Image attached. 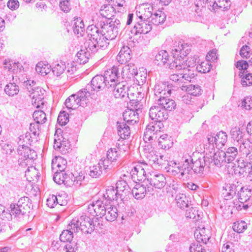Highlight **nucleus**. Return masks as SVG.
<instances>
[{"label":"nucleus","instance_id":"27","mask_svg":"<svg viewBox=\"0 0 252 252\" xmlns=\"http://www.w3.org/2000/svg\"><path fill=\"white\" fill-rule=\"evenodd\" d=\"M131 50L127 46H124L117 56L118 62L121 64L127 63L131 59Z\"/></svg>","mask_w":252,"mask_h":252},{"label":"nucleus","instance_id":"60","mask_svg":"<svg viewBox=\"0 0 252 252\" xmlns=\"http://www.w3.org/2000/svg\"><path fill=\"white\" fill-rule=\"evenodd\" d=\"M65 68L66 66L64 63L61 62L60 63L56 64L52 69V72L55 75L60 76L63 73Z\"/></svg>","mask_w":252,"mask_h":252},{"label":"nucleus","instance_id":"62","mask_svg":"<svg viewBox=\"0 0 252 252\" xmlns=\"http://www.w3.org/2000/svg\"><path fill=\"white\" fill-rule=\"evenodd\" d=\"M239 76L242 78L241 84L244 87H246L252 85V74L248 73L245 76L242 77V75L239 74Z\"/></svg>","mask_w":252,"mask_h":252},{"label":"nucleus","instance_id":"44","mask_svg":"<svg viewBox=\"0 0 252 252\" xmlns=\"http://www.w3.org/2000/svg\"><path fill=\"white\" fill-rule=\"evenodd\" d=\"M244 157H241L237 160L238 167L240 168L241 169L239 172L250 174L252 171V165L250 162L245 161L243 158Z\"/></svg>","mask_w":252,"mask_h":252},{"label":"nucleus","instance_id":"49","mask_svg":"<svg viewBox=\"0 0 252 252\" xmlns=\"http://www.w3.org/2000/svg\"><path fill=\"white\" fill-rule=\"evenodd\" d=\"M38 174L37 170L33 166H29L25 171V176L30 182L37 180L39 177Z\"/></svg>","mask_w":252,"mask_h":252},{"label":"nucleus","instance_id":"47","mask_svg":"<svg viewBox=\"0 0 252 252\" xmlns=\"http://www.w3.org/2000/svg\"><path fill=\"white\" fill-rule=\"evenodd\" d=\"M65 105L68 109L72 110L76 109L79 106H83L74 94L69 96L66 99Z\"/></svg>","mask_w":252,"mask_h":252},{"label":"nucleus","instance_id":"39","mask_svg":"<svg viewBox=\"0 0 252 252\" xmlns=\"http://www.w3.org/2000/svg\"><path fill=\"white\" fill-rule=\"evenodd\" d=\"M72 24L74 33L78 36H83L85 33V25L81 18H75Z\"/></svg>","mask_w":252,"mask_h":252},{"label":"nucleus","instance_id":"21","mask_svg":"<svg viewBox=\"0 0 252 252\" xmlns=\"http://www.w3.org/2000/svg\"><path fill=\"white\" fill-rule=\"evenodd\" d=\"M20 81L17 76L12 77L11 80L5 85L4 92L9 96H14L18 94L20 88Z\"/></svg>","mask_w":252,"mask_h":252},{"label":"nucleus","instance_id":"3","mask_svg":"<svg viewBox=\"0 0 252 252\" xmlns=\"http://www.w3.org/2000/svg\"><path fill=\"white\" fill-rule=\"evenodd\" d=\"M201 213V212L199 213V211L196 207H191V209L190 208V219H192V220L191 222H190V224H194L195 226H193V228H195V230L193 231L194 236L196 241L206 244L209 241L210 235L209 230H207V233L204 226L200 224L202 222L201 220L202 215Z\"/></svg>","mask_w":252,"mask_h":252},{"label":"nucleus","instance_id":"20","mask_svg":"<svg viewBox=\"0 0 252 252\" xmlns=\"http://www.w3.org/2000/svg\"><path fill=\"white\" fill-rule=\"evenodd\" d=\"M103 76L107 82L109 88L114 87V85L120 82L118 80L120 77L119 68L117 66H113L105 71Z\"/></svg>","mask_w":252,"mask_h":252},{"label":"nucleus","instance_id":"48","mask_svg":"<svg viewBox=\"0 0 252 252\" xmlns=\"http://www.w3.org/2000/svg\"><path fill=\"white\" fill-rule=\"evenodd\" d=\"M105 216L106 220L109 221H114L118 217L117 209L114 206H110L105 208Z\"/></svg>","mask_w":252,"mask_h":252},{"label":"nucleus","instance_id":"2","mask_svg":"<svg viewBox=\"0 0 252 252\" xmlns=\"http://www.w3.org/2000/svg\"><path fill=\"white\" fill-rule=\"evenodd\" d=\"M171 53L174 59V61L169 63V56L168 53L165 50L160 51L155 57V63L158 65H165L171 69L174 67L183 68L189 66L187 62L189 57V45L184 41L179 40L175 41L171 49Z\"/></svg>","mask_w":252,"mask_h":252},{"label":"nucleus","instance_id":"24","mask_svg":"<svg viewBox=\"0 0 252 252\" xmlns=\"http://www.w3.org/2000/svg\"><path fill=\"white\" fill-rule=\"evenodd\" d=\"M58 139L55 138L54 139V148L56 150L60 151L63 155L68 153L70 146L69 141L63 135H61L60 137L58 136Z\"/></svg>","mask_w":252,"mask_h":252},{"label":"nucleus","instance_id":"40","mask_svg":"<svg viewBox=\"0 0 252 252\" xmlns=\"http://www.w3.org/2000/svg\"><path fill=\"white\" fill-rule=\"evenodd\" d=\"M231 138L234 140L239 143L245 140L244 131L243 129L238 126H234L231 128L230 132Z\"/></svg>","mask_w":252,"mask_h":252},{"label":"nucleus","instance_id":"58","mask_svg":"<svg viewBox=\"0 0 252 252\" xmlns=\"http://www.w3.org/2000/svg\"><path fill=\"white\" fill-rule=\"evenodd\" d=\"M211 67V64L209 63V61L206 60L199 64L196 67V69L199 72L206 73L210 71Z\"/></svg>","mask_w":252,"mask_h":252},{"label":"nucleus","instance_id":"31","mask_svg":"<svg viewBox=\"0 0 252 252\" xmlns=\"http://www.w3.org/2000/svg\"><path fill=\"white\" fill-rule=\"evenodd\" d=\"M167 96V95L160 96L159 98H158V104L168 112V111H172L174 110L176 108V104L174 100L168 98Z\"/></svg>","mask_w":252,"mask_h":252},{"label":"nucleus","instance_id":"43","mask_svg":"<svg viewBox=\"0 0 252 252\" xmlns=\"http://www.w3.org/2000/svg\"><path fill=\"white\" fill-rule=\"evenodd\" d=\"M67 161L66 159H64L61 157H56L52 160V168L54 170V168L57 167L60 171H63L66 167Z\"/></svg>","mask_w":252,"mask_h":252},{"label":"nucleus","instance_id":"29","mask_svg":"<svg viewBox=\"0 0 252 252\" xmlns=\"http://www.w3.org/2000/svg\"><path fill=\"white\" fill-rule=\"evenodd\" d=\"M144 150L145 156L146 158L149 160L150 164L156 163L160 165L162 164V163L159 161L158 155H156V151L154 150L151 145L148 144L147 145H145Z\"/></svg>","mask_w":252,"mask_h":252},{"label":"nucleus","instance_id":"41","mask_svg":"<svg viewBox=\"0 0 252 252\" xmlns=\"http://www.w3.org/2000/svg\"><path fill=\"white\" fill-rule=\"evenodd\" d=\"M238 196L240 203L247 202L252 196V190L248 188L242 187L238 191Z\"/></svg>","mask_w":252,"mask_h":252},{"label":"nucleus","instance_id":"22","mask_svg":"<svg viewBox=\"0 0 252 252\" xmlns=\"http://www.w3.org/2000/svg\"><path fill=\"white\" fill-rule=\"evenodd\" d=\"M186 164H184L182 167H177L176 169H173V165H176V163L175 162L171 161L169 164L168 172H171L172 174L175 175L179 173H181V177L183 178L185 177L188 178L189 177V162L188 159H185Z\"/></svg>","mask_w":252,"mask_h":252},{"label":"nucleus","instance_id":"4","mask_svg":"<svg viewBox=\"0 0 252 252\" xmlns=\"http://www.w3.org/2000/svg\"><path fill=\"white\" fill-rule=\"evenodd\" d=\"M68 228L75 233L80 230L84 233L91 234L94 229V225L91 218L86 215H82L72 220L68 224Z\"/></svg>","mask_w":252,"mask_h":252},{"label":"nucleus","instance_id":"45","mask_svg":"<svg viewBox=\"0 0 252 252\" xmlns=\"http://www.w3.org/2000/svg\"><path fill=\"white\" fill-rule=\"evenodd\" d=\"M173 144L171 137L168 136L167 134L161 135L158 139V146L163 149H169Z\"/></svg>","mask_w":252,"mask_h":252},{"label":"nucleus","instance_id":"1","mask_svg":"<svg viewBox=\"0 0 252 252\" xmlns=\"http://www.w3.org/2000/svg\"><path fill=\"white\" fill-rule=\"evenodd\" d=\"M120 28L121 22L117 19L106 23L98 21L95 25L89 26L87 29L88 39L85 42L88 51L96 53L99 50L105 49L109 41L117 37Z\"/></svg>","mask_w":252,"mask_h":252},{"label":"nucleus","instance_id":"6","mask_svg":"<svg viewBox=\"0 0 252 252\" xmlns=\"http://www.w3.org/2000/svg\"><path fill=\"white\" fill-rule=\"evenodd\" d=\"M17 152L21 156L18 161L20 166L22 167H24L32 163L37 156L36 152L33 150L24 145L18 146Z\"/></svg>","mask_w":252,"mask_h":252},{"label":"nucleus","instance_id":"23","mask_svg":"<svg viewBox=\"0 0 252 252\" xmlns=\"http://www.w3.org/2000/svg\"><path fill=\"white\" fill-rule=\"evenodd\" d=\"M109 89L113 91L115 98H122L125 100L129 98L128 94L127 93L128 87L123 82H119L118 83L114 86V87L110 88Z\"/></svg>","mask_w":252,"mask_h":252},{"label":"nucleus","instance_id":"19","mask_svg":"<svg viewBox=\"0 0 252 252\" xmlns=\"http://www.w3.org/2000/svg\"><path fill=\"white\" fill-rule=\"evenodd\" d=\"M152 29V24L149 20L137 19L136 22L131 30V33L134 34H147Z\"/></svg>","mask_w":252,"mask_h":252},{"label":"nucleus","instance_id":"36","mask_svg":"<svg viewBox=\"0 0 252 252\" xmlns=\"http://www.w3.org/2000/svg\"><path fill=\"white\" fill-rule=\"evenodd\" d=\"M85 50L81 49L78 52L75 57V61L79 64H85L89 61L90 55L94 54L95 53H92L88 51L85 45L84 44Z\"/></svg>","mask_w":252,"mask_h":252},{"label":"nucleus","instance_id":"30","mask_svg":"<svg viewBox=\"0 0 252 252\" xmlns=\"http://www.w3.org/2000/svg\"><path fill=\"white\" fill-rule=\"evenodd\" d=\"M210 9L215 11L218 9H221L225 11L228 10L231 5L230 0H210Z\"/></svg>","mask_w":252,"mask_h":252},{"label":"nucleus","instance_id":"52","mask_svg":"<svg viewBox=\"0 0 252 252\" xmlns=\"http://www.w3.org/2000/svg\"><path fill=\"white\" fill-rule=\"evenodd\" d=\"M75 233L72 229H70L67 226V229L64 230L62 231L60 236V240L63 242H70L73 238V233Z\"/></svg>","mask_w":252,"mask_h":252},{"label":"nucleus","instance_id":"32","mask_svg":"<svg viewBox=\"0 0 252 252\" xmlns=\"http://www.w3.org/2000/svg\"><path fill=\"white\" fill-rule=\"evenodd\" d=\"M124 196L123 194L118 192L113 186H109L106 189L105 193L103 194V197L107 201H112L117 200L118 198H122Z\"/></svg>","mask_w":252,"mask_h":252},{"label":"nucleus","instance_id":"38","mask_svg":"<svg viewBox=\"0 0 252 252\" xmlns=\"http://www.w3.org/2000/svg\"><path fill=\"white\" fill-rule=\"evenodd\" d=\"M240 144L239 151L241 157H250L249 156L252 150V146L248 139H245L238 143Z\"/></svg>","mask_w":252,"mask_h":252},{"label":"nucleus","instance_id":"50","mask_svg":"<svg viewBox=\"0 0 252 252\" xmlns=\"http://www.w3.org/2000/svg\"><path fill=\"white\" fill-rule=\"evenodd\" d=\"M118 192L125 195H127L130 192V188L126 182L121 180L118 181L116 183V189Z\"/></svg>","mask_w":252,"mask_h":252},{"label":"nucleus","instance_id":"14","mask_svg":"<svg viewBox=\"0 0 252 252\" xmlns=\"http://www.w3.org/2000/svg\"><path fill=\"white\" fill-rule=\"evenodd\" d=\"M107 83V82L106 81L103 75H97L93 77L91 82V84L87 85L86 90H91L92 92L95 91L97 92L105 88L109 89L110 88H109Z\"/></svg>","mask_w":252,"mask_h":252},{"label":"nucleus","instance_id":"34","mask_svg":"<svg viewBox=\"0 0 252 252\" xmlns=\"http://www.w3.org/2000/svg\"><path fill=\"white\" fill-rule=\"evenodd\" d=\"M125 122H118L117 123L118 134L122 139L127 138L130 134L129 127Z\"/></svg>","mask_w":252,"mask_h":252},{"label":"nucleus","instance_id":"18","mask_svg":"<svg viewBox=\"0 0 252 252\" xmlns=\"http://www.w3.org/2000/svg\"><path fill=\"white\" fill-rule=\"evenodd\" d=\"M238 154L237 149L235 147H230L227 148L226 152H224V156L227 160V163L229 165H226L225 166L227 168L228 173L229 174L235 173V164L232 162L235 160Z\"/></svg>","mask_w":252,"mask_h":252},{"label":"nucleus","instance_id":"26","mask_svg":"<svg viewBox=\"0 0 252 252\" xmlns=\"http://www.w3.org/2000/svg\"><path fill=\"white\" fill-rule=\"evenodd\" d=\"M188 64L189 65V62H187ZM189 66H186V67L184 69L183 68H180L181 67H174V68H177L179 70H183V71L181 73H180V77H179V75L177 74H172L170 76V80L173 81L177 82L180 81L181 83H182V85H186L189 84Z\"/></svg>","mask_w":252,"mask_h":252},{"label":"nucleus","instance_id":"25","mask_svg":"<svg viewBox=\"0 0 252 252\" xmlns=\"http://www.w3.org/2000/svg\"><path fill=\"white\" fill-rule=\"evenodd\" d=\"M153 188L148 186L147 183L136 184L132 189L131 192L136 199H142L145 196L147 191H150Z\"/></svg>","mask_w":252,"mask_h":252},{"label":"nucleus","instance_id":"28","mask_svg":"<svg viewBox=\"0 0 252 252\" xmlns=\"http://www.w3.org/2000/svg\"><path fill=\"white\" fill-rule=\"evenodd\" d=\"M139 112L132 109H128L124 112V122L130 125H133L139 121Z\"/></svg>","mask_w":252,"mask_h":252},{"label":"nucleus","instance_id":"42","mask_svg":"<svg viewBox=\"0 0 252 252\" xmlns=\"http://www.w3.org/2000/svg\"><path fill=\"white\" fill-rule=\"evenodd\" d=\"M69 178V176L66 174L64 170L63 171H60L57 170L53 177L54 182L59 185L67 184Z\"/></svg>","mask_w":252,"mask_h":252},{"label":"nucleus","instance_id":"10","mask_svg":"<svg viewBox=\"0 0 252 252\" xmlns=\"http://www.w3.org/2000/svg\"><path fill=\"white\" fill-rule=\"evenodd\" d=\"M147 183L151 186L157 189L163 188L165 184V177L163 174H158L155 171H151L147 173Z\"/></svg>","mask_w":252,"mask_h":252},{"label":"nucleus","instance_id":"33","mask_svg":"<svg viewBox=\"0 0 252 252\" xmlns=\"http://www.w3.org/2000/svg\"><path fill=\"white\" fill-rule=\"evenodd\" d=\"M224 155V152L223 151H218L213 153V155L210 156L212 159V162L218 166L221 167L225 163H227V160L225 158Z\"/></svg>","mask_w":252,"mask_h":252},{"label":"nucleus","instance_id":"57","mask_svg":"<svg viewBox=\"0 0 252 252\" xmlns=\"http://www.w3.org/2000/svg\"><path fill=\"white\" fill-rule=\"evenodd\" d=\"M37 73L42 76L46 75L50 71L48 64H43L42 63H38L35 68Z\"/></svg>","mask_w":252,"mask_h":252},{"label":"nucleus","instance_id":"54","mask_svg":"<svg viewBox=\"0 0 252 252\" xmlns=\"http://www.w3.org/2000/svg\"><path fill=\"white\" fill-rule=\"evenodd\" d=\"M93 92L91 91V90H86V88L83 90L79 91L76 94H74V95H75L77 99L80 100V102L82 105H84L86 103V102L84 103V102L85 101L87 97L90 96V95Z\"/></svg>","mask_w":252,"mask_h":252},{"label":"nucleus","instance_id":"51","mask_svg":"<svg viewBox=\"0 0 252 252\" xmlns=\"http://www.w3.org/2000/svg\"><path fill=\"white\" fill-rule=\"evenodd\" d=\"M32 117L35 122L40 125L44 124L47 121L46 115L44 110L35 111L32 114Z\"/></svg>","mask_w":252,"mask_h":252},{"label":"nucleus","instance_id":"8","mask_svg":"<svg viewBox=\"0 0 252 252\" xmlns=\"http://www.w3.org/2000/svg\"><path fill=\"white\" fill-rule=\"evenodd\" d=\"M149 117L158 124L163 126L161 122L166 120L168 117V113L165 109L159 104L158 106H152L149 110Z\"/></svg>","mask_w":252,"mask_h":252},{"label":"nucleus","instance_id":"61","mask_svg":"<svg viewBox=\"0 0 252 252\" xmlns=\"http://www.w3.org/2000/svg\"><path fill=\"white\" fill-rule=\"evenodd\" d=\"M247 228V224L244 221H237L233 226V230L238 232L242 233Z\"/></svg>","mask_w":252,"mask_h":252},{"label":"nucleus","instance_id":"9","mask_svg":"<svg viewBox=\"0 0 252 252\" xmlns=\"http://www.w3.org/2000/svg\"><path fill=\"white\" fill-rule=\"evenodd\" d=\"M207 140L209 145L213 149L215 147L218 149L222 148L227 141V135L225 132L220 131L218 132L215 136L212 134L208 135Z\"/></svg>","mask_w":252,"mask_h":252},{"label":"nucleus","instance_id":"15","mask_svg":"<svg viewBox=\"0 0 252 252\" xmlns=\"http://www.w3.org/2000/svg\"><path fill=\"white\" fill-rule=\"evenodd\" d=\"M190 158V161L191 162V166L190 167L196 174H202L205 165V160L201 157V155L199 152L193 153L192 156Z\"/></svg>","mask_w":252,"mask_h":252},{"label":"nucleus","instance_id":"17","mask_svg":"<svg viewBox=\"0 0 252 252\" xmlns=\"http://www.w3.org/2000/svg\"><path fill=\"white\" fill-rule=\"evenodd\" d=\"M156 6L150 4H143L136 7V15L138 19L149 20Z\"/></svg>","mask_w":252,"mask_h":252},{"label":"nucleus","instance_id":"7","mask_svg":"<svg viewBox=\"0 0 252 252\" xmlns=\"http://www.w3.org/2000/svg\"><path fill=\"white\" fill-rule=\"evenodd\" d=\"M121 74L126 81L131 78L135 79L138 84L143 83L146 81L145 74L142 76L140 73H138L136 67L133 64L125 65L122 69Z\"/></svg>","mask_w":252,"mask_h":252},{"label":"nucleus","instance_id":"64","mask_svg":"<svg viewBox=\"0 0 252 252\" xmlns=\"http://www.w3.org/2000/svg\"><path fill=\"white\" fill-rule=\"evenodd\" d=\"M241 107L247 110H251L252 108V96H246L242 101Z\"/></svg>","mask_w":252,"mask_h":252},{"label":"nucleus","instance_id":"46","mask_svg":"<svg viewBox=\"0 0 252 252\" xmlns=\"http://www.w3.org/2000/svg\"><path fill=\"white\" fill-rule=\"evenodd\" d=\"M165 84L163 83H159L155 85L154 88V93L158 98H159L160 96H166L167 94L170 95L171 93V90L168 88L165 89Z\"/></svg>","mask_w":252,"mask_h":252},{"label":"nucleus","instance_id":"13","mask_svg":"<svg viewBox=\"0 0 252 252\" xmlns=\"http://www.w3.org/2000/svg\"><path fill=\"white\" fill-rule=\"evenodd\" d=\"M142 164L143 166L140 165H137L132 169L131 171V175L132 179L134 181L136 182L137 181L141 182L142 183H147V173L145 169L147 164L145 162H142Z\"/></svg>","mask_w":252,"mask_h":252},{"label":"nucleus","instance_id":"5","mask_svg":"<svg viewBox=\"0 0 252 252\" xmlns=\"http://www.w3.org/2000/svg\"><path fill=\"white\" fill-rule=\"evenodd\" d=\"M29 198L28 197H21L18 201L17 204L10 205V214L11 219L12 216L15 217L24 216L30 212V205L29 204Z\"/></svg>","mask_w":252,"mask_h":252},{"label":"nucleus","instance_id":"59","mask_svg":"<svg viewBox=\"0 0 252 252\" xmlns=\"http://www.w3.org/2000/svg\"><path fill=\"white\" fill-rule=\"evenodd\" d=\"M181 89L183 92V93H181V95H182L181 101L183 103L188 105V102L189 101V93L188 92V90L189 89V84L186 85H180Z\"/></svg>","mask_w":252,"mask_h":252},{"label":"nucleus","instance_id":"16","mask_svg":"<svg viewBox=\"0 0 252 252\" xmlns=\"http://www.w3.org/2000/svg\"><path fill=\"white\" fill-rule=\"evenodd\" d=\"M163 126L155 122L149 124L145 129L144 133L143 140L146 143L151 142L157 138V133L160 131Z\"/></svg>","mask_w":252,"mask_h":252},{"label":"nucleus","instance_id":"55","mask_svg":"<svg viewBox=\"0 0 252 252\" xmlns=\"http://www.w3.org/2000/svg\"><path fill=\"white\" fill-rule=\"evenodd\" d=\"M176 200L177 206L182 209H185L189 206V201L184 194H180L176 196Z\"/></svg>","mask_w":252,"mask_h":252},{"label":"nucleus","instance_id":"37","mask_svg":"<svg viewBox=\"0 0 252 252\" xmlns=\"http://www.w3.org/2000/svg\"><path fill=\"white\" fill-rule=\"evenodd\" d=\"M100 14L105 18H107L108 20L107 21H110L115 14V9L110 4H104L101 6L99 10Z\"/></svg>","mask_w":252,"mask_h":252},{"label":"nucleus","instance_id":"56","mask_svg":"<svg viewBox=\"0 0 252 252\" xmlns=\"http://www.w3.org/2000/svg\"><path fill=\"white\" fill-rule=\"evenodd\" d=\"M89 175L92 178L99 177L102 173L101 165L100 164H96L90 167Z\"/></svg>","mask_w":252,"mask_h":252},{"label":"nucleus","instance_id":"35","mask_svg":"<svg viewBox=\"0 0 252 252\" xmlns=\"http://www.w3.org/2000/svg\"><path fill=\"white\" fill-rule=\"evenodd\" d=\"M154 11L155 12L152 13V15L149 20L150 23L156 26L162 24L166 19L165 14L161 10L155 9Z\"/></svg>","mask_w":252,"mask_h":252},{"label":"nucleus","instance_id":"11","mask_svg":"<svg viewBox=\"0 0 252 252\" xmlns=\"http://www.w3.org/2000/svg\"><path fill=\"white\" fill-rule=\"evenodd\" d=\"M31 89L32 92L31 93L30 96L32 99V104L36 108L43 109L45 104L44 98L45 91L40 87L32 88Z\"/></svg>","mask_w":252,"mask_h":252},{"label":"nucleus","instance_id":"53","mask_svg":"<svg viewBox=\"0 0 252 252\" xmlns=\"http://www.w3.org/2000/svg\"><path fill=\"white\" fill-rule=\"evenodd\" d=\"M61 198V196L58 197L54 195H50L47 199V205L50 208H54L55 205L59 204L61 206L64 205L66 203V201H63L61 202L59 201V199Z\"/></svg>","mask_w":252,"mask_h":252},{"label":"nucleus","instance_id":"63","mask_svg":"<svg viewBox=\"0 0 252 252\" xmlns=\"http://www.w3.org/2000/svg\"><path fill=\"white\" fill-rule=\"evenodd\" d=\"M69 120V115L64 111L61 112L58 116L57 121L61 125H65Z\"/></svg>","mask_w":252,"mask_h":252},{"label":"nucleus","instance_id":"12","mask_svg":"<svg viewBox=\"0 0 252 252\" xmlns=\"http://www.w3.org/2000/svg\"><path fill=\"white\" fill-rule=\"evenodd\" d=\"M106 203L104 204L103 201L99 199L93 201L88 205V211L93 216L102 218L105 215L106 206H108Z\"/></svg>","mask_w":252,"mask_h":252}]
</instances>
